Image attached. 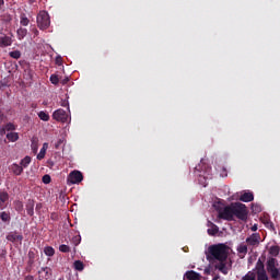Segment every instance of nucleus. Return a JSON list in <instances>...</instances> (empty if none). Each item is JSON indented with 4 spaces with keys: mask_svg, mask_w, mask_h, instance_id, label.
Wrapping results in <instances>:
<instances>
[{
    "mask_svg": "<svg viewBox=\"0 0 280 280\" xmlns=\"http://www.w3.org/2000/svg\"><path fill=\"white\" fill-rule=\"evenodd\" d=\"M208 253L210 259L219 261L215 265V269L222 275H229V267H226V264H229V246L224 244L211 245L208 248Z\"/></svg>",
    "mask_w": 280,
    "mask_h": 280,
    "instance_id": "obj_1",
    "label": "nucleus"
},
{
    "mask_svg": "<svg viewBox=\"0 0 280 280\" xmlns=\"http://www.w3.org/2000/svg\"><path fill=\"white\" fill-rule=\"evenodd\" d=\"M233 208V218H237V220H242L243 222H246L248 220V209L246 208V205L242 202H234L232 203Z\"/></svg>",
    "mask_w": 280,
    "mask_h": 280,
    "instance_id": "obj_2",
    "label": "nucleus"
},
{
    "mask_svg": "<svg viewBox=\"0 0 280 280\" xmlns=\"http://www.w3.org/2000/svg\"><path fill=\"white\" fill-rule=\"evenodd\" d=\"M49 25H51L49 13H47V11L39 12L37 15V27H39V30H47Z\"/></svg>",
    "mask_w": 280,
    "mask_h": 280,
    "instance_id": "obj_3",
    "label": "nucleus"
},
{
    "mask_svg": "<svg viewBox=\"0 0 280 280\" xmlns=\"http://www.w3.org/2000/svg\"><path fill=\"white\" fill-rule=\"evenodd\" d=\"M267 272L270 273L271 279L280 278V270H279V268H277V259L270 258L267 261Z\"/></svg>",
    "mask_w": 280,
    "mask_h": 280,
    "instance_id": "obj_4",
    "label": "nucleus"
},
{
    "mask_svg": "<svg viewBox=\"0 0 280 280\" xmlns=\"http://www.w3.org/2000/svg\"><path fill=\"white\" fill-rule=\"evenodd\" d=\"M220 220H228V222H232L233 220V203L231 206H226L223 210L219 211Z\"/></svg>",
    "mask_w": 280,
    "mask_h": 280,
    "instance_id": "obj_5",
    "label": "nucleus"
},
{
    "mask_svg": "<svg viewBox=\"0 0 280 280\" xmlns=\"http://www.w3.org/2000/svg\"><path fill=\"white\" fill-rule=\"evenodd\" d=\"M84 180V176L80 171H72L68 176V183L71 185H78V183H82Z\"/></svg>",
    "mask_w": 280,
    "mask_h": 280,
    "instance_id": "obj_6",
    "label": "nucleus"
},
{
    "mask_svg": "<svg viewBox=\"0 0 280 280\" xmlns=\"http://www.w3.org/2000/svg\"><path fill=\"white\" fill-rule=\"evenodd\" d=\"M52 119H56V121H61L62 124L67 122V119H69V116L67 115V112L62 108H59L54 112Z\"/></svg>",
    "mask_w": 280,
    "mask_h": 280,
    "instance_id": "obj_7",
    "label": "nucleus"
},
{
    "mask_svg": "<svg viewBox=\"0 0 280 280\" xmlns=\"http://www.w3.org/2000/svg\"><path fill=\"white\" fill-rule=\"evenodd\" d=\"M260 240L261 235L259 233H254L246 238V244L247 246H252L253 248H255V246H259Z\"/></svg>",
    "mask_w": 280,
    "mask_h": 280,
    "instance_id": "obj_8",
    "label": "nucleus"
},
{
    "mask_svg": "<svg viewBox=\"0 0 280 280\" xmlns=\"http://www.w3.org/2000/svg\"><path fill=\"white\" fill-rule=\"evenodd\" d=\"M39 280H47L51 277V268L43 267L38 271Z\"/></svg>",
    "mask_w": 280,
    "mask_h": 280,
    "instance_id": "obj_9",
    "label": "nucleus"
},
{
    "mask_svg": "<svg viewBox=\"0 0 280 280\" xmlns=\"http://www.w3.org/2000/svg\"><path fill=\"white\" fill-rule=\"evenodd\" d=\"M202 276L194 270L186 271L184 280H201Z\"/></svg>",
    "mask_w": 280,
    "mask_h": 280,
    "instance_id": "obj_10",
    "label": "nucleus"
},
{
    "mask_svg": "<svg viewBox=\"0 0 280 280\" xmlns=\"http://www.w3.org/2000/svg\"><path fill=\"white\" fill-rule=\"evenodd\" d=\"M8 242H23V235L16 233V232H11L7 235Z\"/></svg>",
    "mask_w": 280,
    "mask_h": 280,
    "instance_id": "obj_11",
    "label": "nucleus"
},
{
    "mask_svg": "<svg viewBox=\"0 0 280 280\" xmlns=\"http://www.w3.org/2000/svg\"><path fill=\"white\" fill-rule=\"evenodd\" d=\"M12 37L4 35L0 37V47L5 48V47H11L12 46Z\"/></svg>",
    "mask_w": 280,
    "mask_h": 280,
    "instance_id": "obj_12",
    "label": "nucleus"
},
{
    "mask_svg": "<svg viewBox=\"0 0 280 280\" xmlns=\"http://www.w3.org/2000/svg\"><path fill=\"white\" fill-rule=\"evenodd\" d=\"M10 171L12 172V174H14V176H21L23 174V166H21V164H16V163H13L11 166H10Z\"/></svg>",
    "mask_w": 280,
    "mask_h": 280,
    "instance_id": "obj_13",
    "label": "nucleus"
},
{
    "mask_svg": "<svg viewBox=\"0 0 280 280\" xmlns=\"http://www.w3.org/2000/svg\"><path fill=\"white\" fill-rule=\"evenodd\" d=\"M241 202H253L255 200V195L253 192H244L240 197Z\"/></svg>",
    "mask_w": 280,
    "mask_h": 280,
    "instance_id": "obj_14",
    "label": "nucleus"
},
{
    "mask_svg": "<svg viewBox=\"0 0 280 280\" xmlns=\"http://www.w3.org/2000/svg\"><path fill=\"white\" fill-rule=\"evenodd\" d=\"M34 199H28L26 202V213L27 215H34Z\"/></svg>",
    "mask_w": 280,
    "mask_h": 280,
    "instance_id": "obj_15",
    "label": "nucleus"
},
{
    "mask_svg": "<svg viewBox=\"0 0 280 280\" xmlns=\"http://www.w3.org/2000/svg\"><path fill=\"white\" fill-rule=\"evenodd\" d=\"M256 273L266 275V267L264 266V262L261 261V259H259L256 264Z\"/></svg>",
    "mask_w": 280,
    "mask_h": 280,
    "instance_id": "obj_16",
    "label": "nucleus"
},
{
    "mask_svg": "<svg viewBox=\"0 0 280 280\" xmlns=\"http://www.w3.org/2000/svg\"><path fill=\"white\" fill-rule=\"evenodd\" d=\"M30 163H32V158L30 155H26L24 159L21 160L20 166L22 170L30 167Z\"/></svg>",
    "mask_w": 280,
    "mask_h": 280,
    "instance_id": "obj_17",
    "label": "nucleus"
},
{
    "mask_svg": "<svg viewBox=\"0 0 280 280\" xmlns=\"http://www.w3.org/2000/svg\"><path fill=\"white\" fill-rule=\"evenodd\" d=\"M20 24L23 27H27V25H30V19L27 18V15L25 13H21V15H20Z\"/></svg>",
    "mask_w": 280,
    "mask_h": 280,
    "instance_id": "obj_18",
    "label": "nucleus"
},
{
    "mask_svg": "<svg viewBox=\"0 0 280 280\" xmlns=\"http://www.w3.org/2000/svg\"><path fill=\"white\" fill-rule=\"evenodd\" d=\"M8 141H11L12 143L19 141V132H9L7 133Z\"/></svg>",
    "mask_w": 280,
    "mask_h": 280,
    "instance_id": "obj_19",
    "label": "nucleus"
},
{
    "mask_svg": "<svg viewBox=\"0 0 280 280\" xmlns=\"http://www.w3.org/2000/svg\"><path fill=\"white\" fill-rule=\"evenodd\" d=\"M16 34H18L19 40H23V38H25V36H27V28L20 27L16 31Z\"/></svg>",
    "mask_w": 280,
    "mask_h": 280,
    "instance_id": "obj_20",
    "label": "nucleus"
},
{
    "mask_svg": "<svg viewBox=\"0 0 280 280\" xmlns=\"http://www.w3.org/2000/svg\"><path fill=\"white\" fill-rule=\"evenodd\" d=\"M0 220L2 222H10V220H12V217H10V212L2 211V212H0Z\"/></svg>",
    "mask_w": 280,
    "mask_h": 280,
    "instance_id": "obj_21",
    "label": "nucleus"
},
{
    "mask_svg": "<svg viewBox=\"0 0 280 280\" xmlns=\"http://www.w3.org/2000/svg\"><path fill=\"white\" fill-rule=\"evenodd\" d=\"M44 254L47 256V257H54V255H56V249H54V247L51 246H46L44 248Z\"/></svg>",
    "mask_w": 280,
    "mask_h": 280,
    "instance_id": "obj_22",
    "label": "nucleus"
},
{
    "mask_svg": "<svg viewBox=\"0 0 280 280\" xmlns=\"http://www.w3.org/2000/svg\"><path fill=\"white\" fill-rule=\"evenodd\" d=\"M67 143V140L65 138H60L56 143H55V149L56 150H62L65 148V144Z\"/></svg>",
    "mask_w": 280,
    "mask_h": 280,
    "instance_id": "obj_23",
    "label": "nucleus"
},
{
    "mask_svg": "<svg viewBox=\"0 0 280 280\" xmlns=\"http://www.w3.org/2000/svg\"><path fill=\"white\" fill-rule=\"evenodd\" d=\"M73 266L74 269L78 270L79 272H82V270H84V262H82V260H75Z\"/></svg>",
    "mask_w": 280,
    "mask_h": 280,
    "instance_id": "obj_24",
    "label": "nucleus"
},
{
    "mask_svg": "<svg viewBox=\"0 0 280 280\" xmlns=\"http://www.w3.org/2000/svg\"><path fill=\"white\" fill-rule=\"evenodd\" d=\"M219 231L220 228H218L215 224H212V226L208 229V235H218Z\"/></svg>",
    "mask_w": 280,
    "mask_h": 280,
    "instance_id": "obj_25",
    "label": "nucleus"
},
{
    "mask_svg": "<svg viewBox=\"0 0 280 280\" xmlns=\"http://www.w3.org/2000/svg\"><path fill=\"white\" fill-rule=\"evenodd\" d=\"M237 253H240L241 255H246V253H248V245L241 244L237 247Z\"/></svg>",
    "mask_w": 280,
    "mask_h": 280,
    "instance_id": "obj_26",
    "label": "nucleus"
},
{
    "mask_svg": "<svg viewBox=\"0 0 280 280\" xmlns=\"http://www.w3.org/2000/svg\"><path fill=\"white\" fill-rule=\"evenodd\" d=\"M269 253L272 255V257H277L280 253L279 246H271Z\"/></svg>",
    "mask_w": 280,
    "mask_h": 280,
    "instance_id": "obj_27",
    "label": "nucleus"
},
{
    "mask_svg": "<svg viewBox=\"0 0 280 280\" xmlns=\"http://www.w3.org/2000/svg\"><path fill=\"white\" fill-rule=\"evenodd\" d=\"M10 58H14V60H19L21 58V50H13L9 52Z\"/></svg>",
    "mask_w": 280,
    "mask_h": 280,
    "instance_id": "obj_28",
    "label": "nucleus"
},
{
    "mask_svg": "<svg viewBox=\"0 0 280 280\" xmlns=\"http://www.w3.org/2000/svg\"><path fill=\"white\" fill-rule=\"evenodd\" d=\"M10 200V195L5 191L0 192V202H8Z\"/></svg>",
    "mask_w": 280,
    "mask_h": 280,
    "instance_id": "obj_29",
    "label": "nucleus"
},
{
    "mask_svg": "<svg viewBox=\"0 0 280 280\" xmlns=\"http://www.w3.org/2000/svg\"><path fill=\"white\" fill-rule=\"evenodd\" d=\"M38 117L39 119H42V121H49V114L43 110L38 113Z\"/></svg>",
    "mask_w": 280,
    "mask_h": 280,
    "instance_id": "obj_30",
    "label": "nucleus"
},
{
    "mask_svg": "<svg viewBox=\"0 0 280 280\" xmlns=\"http://www.w3.org/2000/svg\"><path fill=\"white\" fill-rule=\"evenodd\" d=\"M4 127L8 132H12V131L16 130V125H14L12 122H8Z\"/></svg>",
    "mask_w": 280,
    "mask_h": 280,
    "instance_id": "obj_31",
    "label": "nucleus"
},
{
    "mask_svg": "<svg viewBox=\"0 0 280 280\" xmlns=\"http://www.w3.org/2000/svg\"><path fill=\"white\" fill-rule=\"evenodd\" d=\"M59 250L60 253H71V247H69V245L62 244L59 246Z\"/></svg>",
    "mask_w": 280,
    "mask_h": 280,
    "instance_id": "obj_32",
    "label": "nucleus"
},
{
    "mask_svg": "<svg viewBox=\"0 0 280 280\" xmlns=\"http://www.w3.org/2000/svg\"><path fill=\"white\" fill-rule=\"evenodd\" d=\"M46 154H47V151L45 149H40L39 153L37 154V161H43Z\"/></svg>",
    "mask_w": 280,
    "mask_h": 280,
    "instance_id": "obj_33",
    "label": "nucleus"
},
{
    "mask_svg": "<svg viewBox=\"0 0 280 280\" xmlns=\"http://www.w3.org/2000/svg\"><path fill=\"white\" fill-rule=\"evenodd\" d=\"M50 82H51V84H58L59 82H60V79L58 78V75L57 74H51L50 75Z\"/></svg>",
    "mask_w": 280,
    "mask_h": 280,
    "instance_id": "obj_34",
    "label": "nucleus"
},
{
    "mask_svg": "<svg viewBox=\"0 0 280 280\" xmlns=\"http://www.w3.org/2000/svg\"><path fill=\"white\" fill-rule=\"evenodd\" d=\"M82 242V237H80V235H77L72 238V244L74 246H79V244Z\"/></svg>",
    "mask_w": 280,
    "mask_h": 280,
    "instance_id": "obj_35",
    "label": "nucleus"
},
{
    "mask_svg": "<svg viewBox=\"0 0 280 280\" xmlns=\"http://www.w3.org/2000/svg\"><path fill=\"white\" fill-rule=\"evenodd\" d=\"M44 185H49L51 183V176L50 175H44L42 178Z\"/></svg>",
    "mask_w": 280,
    "mask_h": 280,
    "instance_id": "obj_36",
    "label": "nucleus"
},
{
    "mask_svg": "<svg viewBox=\"0 0 280 280\" xmlns=\"http://www.w3.org/2000/svg\"><path fill=\"white\" fill-rule=\"evenodd\" d=\"M252 210H253L254 213H260L261 206L253 203L252 205Z\"/></svg>",
    "mask_w": 280,
    "mask_h": 280,
    "instance_id": "obj_37",
    "label": "nucleus"
},
{
    "mask_svg": "<svg viewBox=\"0 0 280 280\" xmlns=\"http://www.w3.org/2000/svg\"><path fill=\"white\" fill-rule=\"evenodd\" d=\"M257 280H268V275L267 273H258Z\"/></svg>",
    "mask_w": 280,
    "mask_h": 280,
    "instance_id": "obj_38",
    "label": "nucleus"
},
{
    "mask_svg": "<svg viewBox=\"0 0 280 280\" xmlns=\"http://www.w3.org/2000/svg\"><path fill=\"white\" fill-rule=\"evenodd\" d=\"M55 165H56V163H54L52 160L47 161V167H49L50 170H54Z\"/></svg>",
    "mask_w": 280,
    "mask_h": 280,
    "instance_id": "obj_39",
    "label": "nucleus"
},
{
    "mask_svg": "<svg viewBox=\"0 0 280 280\" xmlns=\"http://www.w3.org/2000/svg\"><path fill=\"white\" fill-rule=\"evenodd\" d=\"M55 62H56V65H58V67H61V65H62V57H57Z\"/></svg>",
    "mask_w": 280,
    "mask_h": 280,
    "instance_id": "obj_40",
    "label": "nucleus"
},
{
    "mask_svg": "<svg viewBox=\"0 0 280 280\" xmlns=\"http://www.w3.org/2000/svg\"><path fill=\"white\" fill-rule=\"evenodd\" d=\"M31 148H32V150H33V152H38V144L37 143H32L31 144Z\"/></svg>",
    "mask_w": 280,
    "mask_h": 280,
    "instance_id": "obj_41",
    "label": "nucleus"
},
{
    "mask_svg": "<svg viewBox=\"0 0 280 280\" xmlns=\"http://www.w3.org/2000/svg\"><path fill=\"white\" fill-rule=\"evenodd\" d=\"M5 119V114L0 109V122Z\"/></svg>",
    "mask_w": 280,
    "mask_h": 280,
    "instance_id": "obj_42",
    "label": "nucleus"
},
{
    "mask_svg": "<svg viewBox=\"0 0 280 280\" xmlns=\"http://www.w3.org/2000/svg\"><path fill=\"white\" fill-rule=\"evenodd\" d=\"M7 130H8V129H5V127L0 128V136H1V137L5 136V131H7Z\"/></svg>",
    "mask_w": 280,
    "mask_h": 280,
    "instance_id": "obj_43",
    "label": "nucleus"
},
{
    "mask_svg": "<svg viewBox=\"0 0 280 280\" xmlns=\"http://www.w3.org/2000/svg\"><path fill=\"white\" fill-rule=\"evenodd\" d=\"M35 209L36 211H40V209H43V203H37Z\"/></svg>",
    "mask_w": 280,
    "mask_h": 280,
    "instance_id": "obj_44",
    "label": "nucleus"
},
{
    "mask_svg": "<svg viewBox=\"0 0 280 280\" xmlns=\"http://www.w3.org/2000/svg\"><path fill=\"white\" fill-rule=\"evenodd\" d=\"M47 148H49V143L46 142V143L43 144L42 150H46L47 151Z\"/></svg>",
    "mask_w": 280,
    "mask_h": 280,
    "instance_id": "obj_45",
    "label": "nucleus"
},
{
    "mask_svg": "<svg viewBox=\"0 0 280 280\" xmlns=\"http://www.w3.org/2000/svg\"><path fill=\"white\" fill-rule=\"evenodd\" d=\"M32 32L35 34V36H38V28H33Z\"/></svg>",
    "mask_w": 280,
    "mask_h": 280,
    "instance_id": "obj_46",
    "label": "nucleus"
},
{
    "mask_svg": "<svg viewBox=\"0 0 280 280\" xmlns=\"http://www.w3.org/2000/svg\"><path fill=\"white\" fill-rule=\"evenodd\" d=\"M30 259H34V252H28Z\"/></svg>",
    "mask_w": 280,
    "mask_h": 280,
    "instance_id": "obj_47",
    "label": "nucleus"
},
{
    "mask_svg": "<svg viewBox=\"0 0 280 280\" xmlns=\"http://www.w3.org/2000/svg\"><path fill=\"white\" fill-rule=\"evenodd\" d=\"M5 5V0H0V8H3Z\"/></svg>",
    "mask_w": 280,
    "mask_h": 280,
    "instance_id": "obj_48",
    "label": "nucleus"
},
{
    "mask_svg": "<svg viewBox=\"0 0 280 280\" xmlns=\"http://www.w3.org/2000/svg\"><path fill=\"white\" fill-rule=\"evenodd\" d=\"M25 280H34V276H26Z\"/></svg>",
    "mask_w": 280,
    "mask_h": 280,
    "instance_id": "obj_49",
    "label": "nucleus"
},
{
    "mask_svg": "<svg viewBox=\"0 0 280 280\" xmlns=\"http://www.w3.org/2000/svg\"><path fill=\"white\" fill-rule=\"evenodd\" d=\"M28 264L32 266L34 264V258H30Z\"/></svg>",
    "mask_w": 280,
    "mask_h": 280,
    "instance_id": "obj_50",
    "label": "nucleus"
},
{
    "mask_svg": "<svg viewBox=\"0 0 280 280\" xmlns=\"http://www.w3.org/2000/svg\"><path fill=\"white\" fill-rule=\"evenodd\" d=\"M213 222H211V221H208V226H210V229L213 226Z\"/></svg>",
    "mask_w": 280,
    "mask_h": 280,
    "instance_id": "obj_51",
    "label": "nucleus"
},
{
    "mask_svg": "<svg viewBox=\"0 0 280 280\" xmlns=\"http://www.w3.org/2000/svg\"><path fill=\"white\" fill-rule=\"evenodd\" d=\"M252 231H257V224L252 226Z\"/></svg>",
    "mask_w": 280,
    "mask_h": 280,
    "instance_id": "obj_52",
    "label": "nucleus"
},
{
    "mask_svg": "<svg viewBox=\"0 0 280 280\" xmlns=\"http://www.w3.org/2000/svg\"><path fill=\"white\" fill-rule=\"evenodd\" d=\"M61 106H69V103L63 102V103L61 104Z\"/></svg>",
    "mask_w": 280,
    "mask_h": 280,
    "instance_id": "obj_53",
    "label": "nucleus"
},
{
    "mask_svg": "<svg viewBox=\"0 0 280 280\" xmlns=\"http://www.w3.org/2000/svg\"><path fill=\"white\" fill-rule=\"evenodd\" d=\"M268 225L271 228V229H275V225L272 223H268Z\"/></svg>",
    "mask_w": 280,
    "mask_h": 280,
    "instance_id": "obj_54",
    "label": "nucleus"
},
{
    "mask_svg": "<svg viewBox=\"0 0 280 280\" xmlns=\"http://www.w3.org/2000/svg\"><path fill=\"white\" fill-rule=\"evenodd\" d=\"M220 279V276H215L212 280H218Z\"/></svg>",
    "mask_w": 280,
    "mask_h": 280,
    "instance_id": "obj_55",
    "label": "nucleus"
},
{
    "mask_svg": "<svg viewBox=\"0 0 280 280\" xmlns=\"http://www.w3.org/2000/svg\"><path fill=\"white\" fill-rule=\"evenodd\" d=\"M209 272H210L209 269H206V270H205V273H206V275H209Z\"/></svg>",
    "mask_w": 280,
    "mask_h": 280,
    "instance_id": "obj_56",
    "label": "nucleus"
},
{
    "mask_svg": "<svg viewBox=\"0 0 280 280\" xmlns=\"http://www.w3.org/2000/svg\"><path fill=\"white\" fill-rule=\"evenodd\" d=\"M223 172L225 173L224 176H228V174H226V168H223Z\"/></svg>",
    "mask_w": 280,
    "mask_h": 280,
    "instance_id": "obj_57",
    "label": "nucleus"
},
{
    "mask_svg": "<svg viewBox=\"0 0 280 280\" xmlns=\"http://www.w3.org/2000/svg\"><path fill=\"white\" fill-rule=\"evenodd\" d=\"M195 172H200V170H198V166H197V167H195Z\"/></svg>",
    "mask_w": 280,
    "mask_h": 280,
    "instance_id": "obj_58",
    "label": "nucleus"
},
{
    "mask_svg": "<svg viewBox=\"0 0 280 280\" xmlns=\"http://www.w3.org/2000/svg\"><path fill=\"white\" fill-rule=\"evenodd\" d=\"M1 207H3V202L2 201H0V209H1Z\"/></svg>",
    "mask_w": 280,
    "mask_h": 280,
    "instance_id": "obj_59",
    "label": "nucleus"
},
{
    "mask_svg": "<svg viewBox=\"0 0 280 280\" xmlns=\"http://www.w3.org/2000/svg\"><path fill=\"white\" fill-rule=\"evenodd\" d=\"M20 209H23V203H20Z\"/></svg>",
    "mask_w": 280,
    "mask_h": 280,
    "instance_id": "obj_60",
    "label": "nucleus"
},
{
    "mask_svg": "<svg viewBox=\"0 0 280 280\" xmlns=\"http://www.w3.org/2000/svg\"><path fill=\"white\" fill-rule=\"evenodd\" d=\"M58 280H65V278H59Z\"/></svg>",
    "mask_w": 280,
    "mask_h": 280,
    "instance_id": "obj_61",
    "label": "nucleus"
},
{
    "mask_svg": "<svg viewBox=\"0 0 280 280\" xmlns=\"http://www.w3.org/2000/svg\"><path fill=\"white\" fill-rule=\"evenodd\" d=\"M0 34H2V31H1V28H0Z\"/></svg>",
    "mask_w": 280,
    "mask_h": 280,
    "instance_id": "obj_62",
    "label": "nucleus"
},
{
    "mask_svg": "<svg viewBox=\"0 0 280 280\" xmlns=\"http://www.w3.org/2000/svg\"><path fill=\"white\" fill-rule=\"evenodd\" d=\"M2 103L1 98H0V104Z\"/></svg>",
    "mask_w": 280,
    "mask_h": 280,
    "instance_id": "obj_63",
    "label": "nucleus"
}]
</instances>
